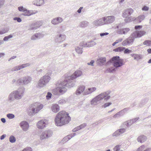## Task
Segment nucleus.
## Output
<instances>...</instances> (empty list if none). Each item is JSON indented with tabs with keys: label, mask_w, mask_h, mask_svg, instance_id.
<instances>
[{
	"label": "nucleus",
	"mask_w": 151,
	"mask_h": 151,
	"mask_svg": "<svg viewBox=\"0 0 151 151\" xmlns=\"http://www.w3.org/2000/svg\"><path fill=\"white\" fill-rule=\"evenodd\" d=\"M68 113L65 111H61L57 114L55 119L57 126H62L68 124L71 120Z\"/></svg>",
	"instance_id": "1"
},
{
	"label": "nucleus",
	"mask_w": 151,
	"mask_h": 151,
	"mask_svg": "<svg viewBox=\"0 0 151 151\" xmlns=\"http://www.w3.org/2000/svg\"><path fill=\"white\" fill-rule=\"evenodd\" d=\"M43 105L40 104L38 103H35L32 104L31 106V108H32V111L30 112L29 113V114L31 115L37 113L43 108Z\"/></svg>",
	"instance_id": "2"
},
{
	"label": "nucleus",
	"mask_w": 151,
	"mask_h": 151,
	"mask_svg": "<svg viewBox=\"0 0 151 151\" xmlns=\"http://www.w3.org/2000/svg\"><path fill=\"white\" fill-rule=\"evenodd\" d=\"M108 95L109 94L106 93H104L99 95L91 101V104L93 105L96 104L98 101L104 98H105V100L108 99L110 97V96Z\"/></svg>",
	"instance_id": "3"
},
{
	"label": "nucleus",
	"mask_w": 151,
	"mask_h": 151,
	"mask_svg": "<svg viewBox=\"0 0 151 151\" xmlns=\"http://www.w3.org/2000/svg\"><path fill=\"white\" fill-rule=\"evenodd\" d=\"M111 60L113 63L114 66L116 68L121 67L123 64V59L120 58L118 56L113 57Z\"/></svg>",
	"instance_id": "4"
},
{
	"label": "nucleus",
	"mask_w": 151,
	"mask_h": 151,
	"mask_svg": "<svg viewBox=\"0 0 151 151\" xmlns=\"http://www.w3.org/2000/svg\"><path fill=\"white\" fill-rule=\"evenodd\" d=\"M67 83L66 81H64L62 83L59 84V86L58 87V88L59 92L60 94H63L66 91L67 89L65 88V86Z\"/></svg>",
	"instance_id": "5"
},
{
	"label": "nucleus",
	"mask_w": 151,
	"mask_h": 151,
	"mask_svg": "<svg viewBox=\"0 0 151 151\" xmlns=\"http://www.w3.org/2000/svg\"><path fill=\"white\" fill-rule=\"evenodd\" d=\"M146 33V32L143 30L136 31L132 33L131 36L133 38H136L142 37L145 35Z\"/></svg>",
	"instance_id": "6"
},
{
	"label": "nucleus",
	"mask_w": 151,
	"mask_h": 151,
	"mask_svg": "<svg viewBox=\"0 0 151 151\" xmlns=\"http://www.w3.org/2000/svg\"><path fill=\"white\" fill-rule=\"evenodd\" d=\"M104 23L100 24V25H103L105 24H109L112 22L114 21L115 17L114 16H109L103 18Z\"/></svg>",
	"instance_id": "7"
},
{
	"label": "nucleus",
	"mask_w": 151,
	"mask_h": 151,
	"mask_svg": "<svg viewBox=\"0 0 151 151\" xmlns=\"http://www.w3.org/2000/svg\"><path fill=\"white\" fill-rule=\"evenodd\" d=\"M47 123L46 119H42L39 121L37 124V127L39 129H42L46 127Z\"/></svg>",
	"instance_id": "8"
},
{
	"label": "nucleus",
	"mask_w": 151,
	"mask_h": 151,
	"mask_svg": "<svg viewBox=\"0 0 151 151\" xmlns=\"http://www.w3.org/2000/svg\"><path fill=\"white\" fill-rule=\"evenodd\" d=\"M52 135L51 132L47 130L42 132L40 136V138L41 139H43L45 138H48Z\"/></svg>",
	"instance_id": "9"
},
{
	"label": "nucleus",
	"mask_w": 151,
	"mask_h": 151,
	"mask_svg": "<svg viewBox=\"0 0 151 151\" xmlns=\"http://www.w3.org/2000/svg\"><path fill=\"white\" fill-rule=\"evenodd\" d=\"M49 80V77L47 76H44L43 78H42L39 81V85L40 86H42V84L43 85H44L46 83L48 82Z\"/></svg>",
	"instance_id": "10"
},
{
	"label": "nucleus",
	"mask_w": 151,
	"mask_h": 151,
	"mask_svg": "<svg viewBox=\"0 0 151 151\" xmlns=\"http://www.w3.org/2000/svg\"><path fill=\"white\" fill-rule=\"evenodd\" d=\"M82 74V72L80 70H77L71 76L69 77V79L73 80L77 77L81 76Z\"/></svg>",
	"instance_id": "11"
},
{
	"label": "nucleus",
	"mask_w": 151,
	"mask_h": 151,
	"mask_svg": "<svg viewBox=\"0 0 151 151\" xmlns=\"http://www.w3.org/2000/svg\"><path fill=\"white\" fill-rule=\"evenodd\" d=\"M24 92H23L22 93H20V94L19 93V91H16L14 92L13 93H12L10 95V96H14L15 99H19L21 98L22 94H23Z\"/></svg>",
	"instance_id": "12"
},
{
	"label": "nucleus",
	"mask_w": 151,
	"mask_h": 151,
	"mask_svg": "<svg viewBox=\"0 0 151 151\" xmlns=\"http://www.w3.org/2000/svg\"><path fill=\"white\" fill-rule=\"evenodd\" d=\"M21 127L24 131H26L29 128V126L27 123L25 121H23L20 124Z\"/></svg>",
	"instance_id": "13"
},
{
	"label": "nucleus",
	"mask_w": 151,
	"mask_h": 151,
	"mask_svg": "<svg viewBox=\"0 0 151 151\" xmlns=\"http://www.w3.org/2000/svg\"><path fill=\"white\" fill-rule=\"evenodd\" d=\"M63 21V19L60 17H57L52 19L51 21V23L54 24H58Z\"/></svg>",
	"instance_id": "14"
},
{
	"label": "nucleus",
	"mask_w": 151,
	"mask_h": 151,
	"mask_svg": "<svg viewBox=\"0 0 151 151\" xmlns=\"http://www.w3.org/2000/svg\"><path fill=\"white\" fill-rule=\"evenodd\" d=\"M51 109L53 112L56 113L60 110V107L57 104H54L52 106Z\"/></svg>",
	"instance_id": "15"
},
{
	"label": "nucleus",
	"mask_w": 151,
	"mask_h": 151,
	"mask_svg": "<svg viewBox=\"0 0 151 151\" xmlns=\"http://www.w3.org/2000/svg\"><path fill=\"white\" fill-rule=\"evenodd\" d=\"M29 65L28 63L23 64L19 66H17L15 67L14 68V70H20L22 68L28 66Z\"/></svg>",
	"instance_id": "16"
},
{
	"label": "nucleus",
	"mask_w": 151,
	"mask_h": 151,
	"mask_svg": "<svg viewBox=\"0 0 151 151\" xmlns=\"http://www.w3.org/2000/svg\"><path fill=\"white\" fill-rule=\"evenodd\" d=\"M147 139V137L145 136L144 135H141L138 137L137 140L138 142L142 143L145 141Z\"/></svg>",
	"instance_id": "17"
},
{
	"label": "nucleus",
	"mask_w": 151,
	"mask_h": 151,
	"mask_svg": "<svg viewBox=\"0 0 151 151\" xmlns=\"http://www.w3.org/2000/svg\"><path fill=\"white\" fill-rule=\"evenodd\" d=\"M85 87L84 86H81L79 87L76 92L77 95H79L82 93L84 90Z\"/></svg>",
	"instance_id": "18"
},
{
	"label": "nucleus",
	"mask_w": 151,
	"mask_h": 151,
	"mask_svg": "<svg viewBox=\"0 0 151 151\" xmlns=\"http://www.w3.org/2000/svg\"><path fill=\"white\" fill-rule=\"evenodd\" d=\"M133 10L132 9H130L126 10H125L123 12L122 14V16L123 17H126V15L125 14V13L126 12H128V13L129 15H130L133 12Z\"/></svg>",
	"instance_id": "19"
},
{
	"label": "nucleus",
	"mask_w": 151,
	"mask_h": 151,
	"mask_svg": "<svg viewBox=\"0 0 151 151\" xmlns=\"http://www.w3.org/2000/svg\"><path fill=\"white\" fill-rule=\"evenodd\" d=\"M44 3L43 0H35L34 1V4L37 6H40Z\"/></svg>",
	"instance_id": "20"
},
{
	"label": "nucleus",
	"mask_w": 151,
	"mask_h": 151,
	"mask_svg": "<svg viewBox=\"0 0 151 151\" xmlns=\"http://www.w3.org/2000/svg\"><path fill=\"white\" fill-rule=\"evenodd\" d=\"M145 18V17L144 15H141L139 16L137 18H135L134 21L136 20L137 22L138 23L141 22L142 20H143Z\"/></svg>",
	"instance_id": "21"
},
{
	"label": "nucleus",
	"mask_w": 151,
	"mask_h": 151,
	"mask_svg": "<svg viewBox=\"0 0 151 151\" xmlns=\"http://www.w3.org/2000/svg\"><path fill=\"white\" fill-rule=\"evenodd\" d=\"M30 29L33 30L34 29H36L37 28H38L40 27V25H39L37 22H36L35 23H34L31 24L30 25Z\"/></svg>",
	"instance_id": "22"
},
{
	"label": "nucleus",
	"mask_w": 151,
	"mask_h": 151,
	"mask_svg": "<svg viewBox=\"0 0 151 151\" xmlns=\"http://www.w3.org/2000/svg\"><path fill=\"white\" fill-rule=\"evenodd\" d=\"M131 56L134 58V59L137 60L141 58L140 56L137 54H132L131 55Z\"/></svg>",
	"instance_id": "23"
},
{
	"label": "nucleus",
	"mask_w": 151,
	"mask_h": 151,
	"mask_svg": "<svg viewBox=\"0 0 151 151\" xmlns=\"http://www.w3.org/2000/svg\"><path fill=\"white\" fill-rule=\"evenodd\" d=\"M96 90V88L95 87H92L88 88L86 92V94H88L94 92Z\"/></svg>",
	"instance_id": "24"
},
{
	"label": "nucleus",
	"mask_w": 151,
	"mask_h": 151,
	"mask_svg": "<svg viewBox=\"0 0 151 151\" xmlns=\"http://www.w3.org/2000/svg\"><path fill=\"white\" fill-rule=\"evenodd\" d=\"M125 48L122 47H119L113 50V51L115 52H121L123 51Z\"/></svg>",
	"instance_id": "25"
},
{
	"label": "nucleus",
	"mask_w": 151,
	"mask_h": 151,
	"mask_svg": "<svg viewBox=\"0 0 151 151\" xmlns=\"http://www.w3.org/2000/svg\"><path fill=\"white\" fill-rule=\"evenodd\" d=\"M98 62L100 64H103L106 62V59L105 58H100L98 60Z\"/></svg>",
	"instance_id": "26"
},
{
	"label": "nucleus",
	"mask_w": 151,
	"mask_h": 151,
	"mask_svg": "<svg viewBox=\"0 0 151 151\" xmlns=\"http://www.w3.org/2000/svg\"><path fill=\"white\" fill-rule=\"evenodd\" d=\"M115 68L113 67H111L107 69L105 71V72L106 73H111L115 71Z\"/></svg>",
	"instance_id": "27"
},
{
	"label": "nucleus",
	"mask_w": 151,
	"mask_h": 151,
	"mask_svg": "<svg viewBox=\"0 0 151 151\" xmlns=\"http://www.w3.org/2000/svg\"><path fill=\"white\" fill-rule=\"evenodd\" d=\"M30 81L31 79L29 77H28L25 78L24 79V80L23 81V83L24 84H27Z\"/></svg>",
	"instance_id": "28"
},
{
	"label": "nucleus",
	"mask_w": 151,
	"mask_h": 151,
	"mask_svg": "<svg viewBox=\"0 0 151 151\" xmlns=\"http://www.w3.org/2000/svg\"><path fill=\"white\" fill-rule=\"evenodd\" d=\"M52 93L55 95H59L60 94L59 92L58 88V87L55 89L53 90L52 92Z\"/></svg>",
	"instance_id": "29"
},
{
	"label": "nucleus",
	"mask_w": 151,
	"mask_h": 151,
	"mask_svg": "<svg viewBox=\"0 0 151 151\" xmlns=\"http://www.w3.org/2000/svg\"><path fill=\"white\" fill-rule=\"evenodd\" d=\"M40 34H36L35 35H33L31 38V39L32 40H34L38 38L40 36Z\"/></svg>",
	"instance_id": "30"
},
{
	"label": "nucleus",
	"mask_w": 151,
	"mask_h": 151,
	"mask_svg": "<svg viewBox=\"0 0 151 151\" xmlns=\"http://www.w3.org/2000/svg\"><path fill=\"white\" fill-rule=\"evenodd\" d=\"M125 131V129H119L118 130L116 131L114 133V134H120L124 133Z\"/></svg>",
	"instance_id": "31"
},
{
	"label": "nucleus",
	"mask_w": 151,
	"mask_h": 151,
	"mask_svg": "<svg viewBox=\"0 0 151 151\" xmlns=\"http://www.w3.org/2000/svg\"><path fill=\"white\" fill-rule=\"evenodd\" d=\"M144 45H146L147 46H151V40H147L143 42Z\"/></svg>",
	"instance_id": "32"
},
{
	"label": "nucleus",
	"mask_w": 151,
	"mask_h": 151,
	"mask_svg": "<svg viewBox=\"0 0 151 151\" xmlns=\"http://www.w3.org/2000/svg\"><path fill=\"white\" fill-rule=\"evenodd\" d=\"M132 38H133L132 37H129L127 39L128 44H129L133 42L134 40Z\"/></svg>",
	"instance_id": "33"
},
{
	"label": "nucleus",
	"mask_w": 151,
	"mask_h": 151,
	"mask_svg": "<svg viewBox=\"0 0 151 151\" xmlns=\"http://www.w3.org/2000/svg\"><path fill=\"white\" fill-rule=\"evenodd\" d=\"M86 126V124H83L81 125L79 127H77V128L76 129H77V130H79L85 127Z\"/></svg>",
	"instance_id": "34"
},
{
	"label": "nucleus",
	"mask_w": 151,
	"mask_h": 151,
	"mask_svg": "<svg viewBox=\"0 0 151 151\" xmlns=\"http://www.w3.org/2000/svg\"><path fill=\"white\" fill-rule=\"evenodd\" d=\"M9 140L10 142L12 143L16 141V139L15 137L13 136H11L10 137Z\"/></svg>",
	"instance_id": "35"
},
{
	"label": "nucleus",
	"mask_w": 151,
	"mask_h": 151,
	"mask_svg": "<svg viewBox=\"0 0 151 151\" xmlns=\"http://www.w3.org/2000/svg\"><path fill=\"white\" fill-rule=\"evenodd\" d=\"M18 9L20 12H25L26 11V9L24 8L22 6H20L18 7Z\"/></svg>",
	"instance_id": "36"
},
{
	"label": "nucleus",
	"mask_w": 151,
	"mask_h": 151,
	"mask_svg": "<svg viewBox=\"0 0 151 151\" xmlns=\"http://www.w3.org/2000/svg\"><path fill=\"white\" fill-rule=\"evenodd\" d=\"M32 14L29 11L27 10L26 9V11L25 12H24L23 15L24 16H29L31 15Z\"/></svg>",
	"instance_id": "37"
},
{
	"label": "nucleus",
	"mask_w": 151,
	"mask_h": 151,
	"mask_svg": "<svg viewBox=\"0 0 151 151\" xmlns=\"http://www.w3.org/2000/svg\"><path fill=\"white\" fill-rule=\"evenodd\" d=\"M145 148V146L144 145H142L139 147L137 150V151H147V150H143Z\"/></svg>",
	"instance_id": "38"
},
{
	"label": "nucleus",
	"mask_w": 151,
	"mask_h": 151,
	"mask_svg": "<svg viewBox=\"0 0 151 151\" xmlns=\"http://www.w3.org/2000/svg\"><path fill=\"white\" fill-rule=\"evenodd\" d=\"M59 37L60 38V39L61 40L63 41L66 38V36L65 35H60Z\"/></svg>",
	"instance_id": "39"
},
{
	"label": "nucleus",
	"mask_w": 151,
	"mask_h": 151,
	"mask_svg": "<svg viewBox=\"0 0 151 151\" xmlns=\"http://www.w3.org/2000/svg\"><path fill=\"white\" fill-rule=\"evenodd\" d=\"M22 151H32V150L31 147H27L24 148Z\"/></svg>",
	"instance_id": "40"
},
{
	"label": "nucleus",
	"mask_w": 151,
	"mask_h": 151,
	"mask_svg": "<svg viewBox=\"0 0 151 151\" xmlns=\"http://www.w3.org/2000/svg\"><path fill=\"white\" fill-rule=\"evenodd\" d=\"M12 36L10 35L7 36L5 37L4 38V41H7L8 40L9 38H12Z\"/></svg>",
	"instance_id": "41"
},
{
	"label": "nucleus",
	"mask_w": 151,
	"mask_h": 151,
	"mask_svg": "<svg viewBox=\"0 0 151 151\" xmlns=\"http://www.w3.org/2000/svg\"><path fill=\"white\" fill-rule=\"evenodd\" d=\"M7 117L10 119H12L14 117V116L12 114H8L7 115Z\"/></svg>",
	"instance_id": "42"
},
{
	"label": "nucleus",
	"mask_w": 151,
	"mask_h": 151,
	"mask_svg": "<svg viewBox=\"0 0 151 151\" xmlns=\"http://www.w3.org/2000/svg\"><path fill=\"white\" fill-rule=\"evenodd\" d=\"M114 150L115 151H122L120 150V148L119 145L116 146L114 148Z\"/></svg>",
	"instance_id": "43"
},
{
	"label": "nucleus",
	"mask_w": 151,
	"mask_h": 151,
	"mask_svg": "<svg viewBox=\"0 0 151 151\" xmlns=\"http://www.w3.org/2000/svg\"><path fill=\"white\" fill-rule=\"evenodd\" d=\"M76 52L78 53H81L82 52L81 49L78 47H77L76 48Z\"/></svg>",
	"instance_id": "44"
},
{
	"label": "nucleus",
	"mask_w": 151,
	"mask_h": 151,
	"mask_svg": "<svg viewBox=\"0 0 151 151\" xmlns=\"http://www.w3.org/2000/svg\"><path fill=\"white\" fill-rule=\"evenodd\" d=\"M111 103H105L103 106V107L104 108H106L107 106H109V105H111Z\"/></svg>",
	"instance_id": "45"
},
{
	"label": "nucleus",
	"mask_w": 151,
	"mask_h": 151,
	"mask_svg": "<svg viewBox=\"0 0 151 151\" xmlns=\"http://www.w3.org/2000/svg\"><path fill=\"white\" fill-rule=\"evenodd\" d=\"M122 44L123 46H126L128 44L127 43V39L124 41L122 43Z\"/></svg>",
	"instance_id": "46"
},
{
	"label": "nucleus",
	"mask_w": 151,
	"mask_h": 151,
	"mask_svg": "<svg viewBox=\"0 0 151 151\" xmlns=\"http://www.w3.org/2000/svg\"><path fill=\"white\" fill-rule=\"evenodd\" d=\"M52 95L51 93L50 92H48L47 93V95L46 96V98L47 99H50L51 97V96Z\"/></svg>",
	"instance_id": "47"
},
{
	"label": "nucleus",
	"mask_w": 151,
	"mask_h": 151,
	"mask_svg": "<svg viewBox=\"0 0 151 151\" xmlns=\"http://www.w3.org/2000/svg\"><path fill=\"white\" fill-rule=\"evenodd\" d=\"M125 50L124 51V53H129L131 52V50H129L128 49H124Z\"/></svg>",
	"instance_id": "48"
},
{
	"label": "nucleus",
	"mask_w": 151,
	"mask_h": 151,
	"mask_svg": "<svg viewBox=\"0 0 151 151\" xmlns=\"http://www.w3.org/2000/svg\"><path fill=\"white\" fill-rule=\"evenodd\" d=\"M142 28V25L136 26L134 28L135 29H140Z\"/></svg>",
	"instance_id": "49"
},
{
	"label": "nucleus",
	"mask_w": 151,
	"mask_h": 151,
	"mask_svg": "<svg viewBox=\"0 0 151 151\" xmlns=\"http://www.w3.org/2000/svg\"><path fill=\"white\" fill-rule=\"evenodd\" d=\"M14 20H17V21L18 22H21L22 20L21 19L19 18L18 17H15L14 18Z\"/></svg>",
	"instance_id": "50"
},
{
	"label": "nucleus",
	"mask_w": 151,
	"mask_h": 151,
	"mask_svg": "<svg viewBox=\"0 0 151 151\" xmlns=\"http://www.w3.org/2000/svg\"><path fill=\"white\" fill-rule=\"evenodd\" d=\"M7 32V30L4 29L2 31L0 32V34H2L6 33Z\"/></svg>",
	"instance_id": "51"
},
{
	"label": "nucleus",
	"mask_w": 151,
	"mask_h": 151,
	"mask_svg": "<svg viewBox=\"0 0 151 151\" xmlns=\"http://www.w3.org/2000/svg\"><path fill=\"white\" fill-rule=\"evenodd\" d=\"M148 7L145 6L142 8V10H145V11H147L148 10Z\"/></svg>",
	"instance_id": "52"
},
{
	"label": "nucleus",
	"mask_w": 151,
	"mask_h": 151,
	"mask_svg": "<svg viewBox=\"0 0 151 151\" xmlns=\"http://www.w3.org/2000/svg\"><path fill=\"white\" fill-rule=\"evenodd\" d=\"M108 34H109L108 33L106 32V33H104L100 34V35L101 36H103L104 35H107Z\"/></svg>",
	"instance_id": "53"
},
{
	"label": "nucleus",
	"mask_w": 151,
	"mask_h": 151,
	"mask_svg": "<svg viewBox=\"0 0 151 151\" xmlns=\"http://www.w3.org/2000/svg\"><path fill=\"white\" fill-rule=\"evenodd\" d=\"M94 62L93 60H91L90 63H88V64L89 65H93V64L94 63Z\"/></svg>",
	"instance_id": "54"
},
{
	"label": "nucleus",
	"mask_w": 151,
	"mask_h": 151,
	"mask_svg": "<svg viewBox=\"0 0 151 151\" xmlns=\"http://www.w3.org/2000/svg\"><path fill=\"white\" fill-rule=\"evenodd\" d=\"M83 9V7H81L78 10L77 12L78 13H80L81 9Z\"/></svg>",
	"instance_id": "55"
},
{
	"label": "nucleus",
	"mask_w": 151,
	"mask_h": 151,
	"mask_svg": "<svg viewBox=\"0 0 151 151\" xmlns=\"http://www.w3.org/2000/svg\"><path fill=\"white\" fill-rule=\"evenodd\" d=\"M5 136H6L5 135H2L1 136V138H0L1 139V140L5 138Z\"/></svg>",
	"instance_id": "56"
},
{
	"label": "nucleus",
	"mask_w": 151,
	"mask_h": 151,
	"mask_svg": "<svg viewBox=\"0 0 151 151\" xmlns=\"http://www.w3.org/2000/svg\"><path fill=\"white\" fill-rule=\"evenodd\" d=\"M1 122L3 123H5L6 122L5 119L4 118H1Z\"/></svg>",
	"instance_id": "57"
},
{
	"label": "nucleus",
	"mask_w": 151,
	"mask_h": 151,
	"mask_svg": "<svg viewBox=\"0 0 151 151\" xmlns=\"http://www.w3.org/2000/svg\"><path fill=\"white\" fill-rule=\"evenodd\" d=\"M147 51L148 53H151V49H148L147 50Z\"/></svg>",
	"instance_id": "58"
},
{
	"label": "nucleus",
	"mask_w": 151,
	"mask_h": 151,
	"mask_svg": "<svg viewBox=\"0 0 151 151\" xmlns=\"http://www.w3.org/2000/svg\"><path fill=\"white\" fill-rule=\"evenodd\" d=\"M118 43V42H114V43H113V44H112V45L114 46L115 45Z\"/></svg>",
	"instance_id": "59"
},
{
	"label": "nucleus",
	"mask_w": 151,
	"mask_h": 151,
	"mask_svg": "<svg viewBox=\"0 0 151 151\" xmlns=\"http://www.w3.org/2000/svg\"><path fill=\"white\" fill-rule=\"evenodd\" d=\"M4 54L3 53H0V57H1L4 56Z\"/></svg>",
	"instance_id": "60"
},
{
	"label": "nucleus",
	"mask_w": 151,
	"mask_h": 151,
	"mask_svg": "<svg viewBox=\"0 0 151 151\" xmlns=\"http://www.w3.org/2000/svg\"><path fill=\"white\" fill-rule=\"evenodd\" d=\"M125 14H126L127 15L126 16V17L128 16H129L128 13V12H126V13H125Z\"/></svg>",
	"instance_id": "61"
},
{
	"label": "nucleus",
	"mask_w": 151,
	"mask_h": 151,
	"mask_svg": "<svg viewBox=\"0 0 151 151\" xmlns=\"http://www.w3.org/2000/svg\"><path fill=\"white\" fill-rule=\"evenodd\" d=\"M148 63H151V58L149 60Z\"/></svg>",
	"instance_id": "62"
},
{
	"label": "nucleus",
	"mask_w": 151,
	"mask_h": 151,
	"mask_svg": "<svg viewBox=\"0 0 151 151\" xmlns=\"http://www.w3.org/2000/svg\"><path fill=\"white\" fill-rule=\"evenodd\" d=\"M124 1V0H121L120 1V2H123Z\"/></svg>",
	"instance_id": "63"
},
{
	"label": "nucleus",
	"mask_w": 151,
	"mask_h": 151,
	"mask_svg": "<svg viewBox=\"0 0 151 151\" xmlns=\"http://www.w3.org/2000/svg\"><path fill=\"white\" fill-rule=\"evenodd\" d=\"M106 151H110V150H106Z\"/></svg>",
	"instance_id": "64"
}]
</instances>
